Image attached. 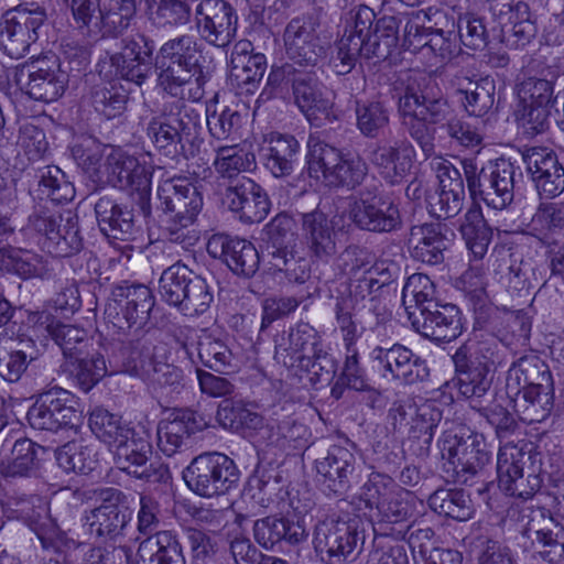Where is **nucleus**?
I'll list each match as a JSON object with an SVG mask.
<instances>
[{
  "instance_id": "60",
  "label": "nucleus",
  "mask_w": 564,
  "mask_h": 564,
  "mask_svg": "<svg viewBox=\"0 0 564 564\" xmlns=\"http://www.w3.org/2000/svg\"><path fill=\"white\" fill-rule=\"evenodd\" d=\"M217 420L225 429L238 431L242 427H256L260 423L257 413L247 408L242 401L225 399L218 406Z\"/></svg>"
},
{
  "instance_id": "43",
  "label": "nucleus",
  "mask_w": 564,
  "mask_h": 564,
  "mask_svg": "<svg viewBox=\"0 0 564 564\" xmlns=\"http://www.w3.org/2000/svg\"><path fill=\"white\" fill-rule=\"evenodd\" d=\"M64 370L76 379L79 387L88 392L99 380L109 375L105 355H65Z\"/></svg>"
},
{
  "instance_id": "34",
  "label": "nucleus",
  "mask_w": 564,
  "mask_h": 564,
  "mask_svg": "<svg viewBox=\"0 0 564 564\" xmlns=\"http://www.w3.org/2000/svg\"><path fill=\"white\" fill-rule=\"evenodd\" d=\"M451 239L440 223L413 225L408 237L411 257L426 264H438L444 261V251L449 247Z\"/></svg>"
},
{
  "instance_id": "62",
  "label": "nucleus",
  "mask_w": 564,
  "mask_h": 564,
  "mask_svg": "<svg viewBox=\"0 0 564 564\" xmlns=\"http://www.w3.org/2000/svg\"><path fill=\"white\" fill-rule=\"evenodd\" d=\"M442 420V412L431 401L415 404L409 433L414 438H422L423 444L429 445L433 438L434 429Z\"/></svg>"
},
{
  "instance_id": "26",
  "label": "nucleus",
  "mask_w": 564,
  "mask_h": 564,
  "mask_svg": "<svg viewBox=\"0 0 564 564\" xmlns=\"http://www.w3.org/2000/svg\"><path fill=\"white\" fill-rule=\"evenodd\" d=\"M445 451L459 482H467L491 460V452L479 435H469L466 440L454 436L445 442L443 456Z\"/></svg>"
},
{
  "instance_id": "37",
  "label": "nucleus",
  "mask_w": 564,
  "mask_h": 564,
  "mask_svg": "<svg viewBox=\"0 0 564 564\" xmlns=\"http://www.w3.org/2000/svg\"><path fill=\"white\" fill-rule=\"evenodd\" d=\"M265 166L275 177L292 174L297 161L300 143L291 134L271 133L262 148Z\"/></svg>"
},
{
  "instance_id": "29",
  "label": "nucleus",
  "mask_w": 564,
  "mask_h": 564,
  "mask_svg": "<svg viewBox=\"0 0 564 564\" xmlns=\"http://www.w3.org/2000/svg\"><path fill=\"white\" fill-rule=\"evenodd\" d=\"M223 203L247 224L262 221L268 216L271 206L262 187L245 176L226 188Z\"/></svg>"
},
{
  "instance_id": "41",
  "label": "nucleus",
  "mask_w": 564,
  "mask_h": 564,
  "mask_svg": "<svg viewBox=\"0 0 564 564\" xmlns=\"http://www.w3.org/2000/svg\"><path fill=\"white\" fill-rule=\"evenodd\" d=\"M155 66L159 70L158 82L164 91L174 97L184 99V87L192 83L195 77L197 86H200L203 66L191 65L166 61L162 58L155 59Z\"/></svg>"
},
{
  "instance_id": "52",
  "label": "nucleus",
  "mask_w": 564,
  "mask_h": 564,
  "mask_svg": "<svg viewBox=\"0 0 564 564\" xmlns=\"http://www.w3.org/2000/svg\"><path fill=\"white\" fill-rule=\"evenodd\" d=\"M402 302L408 318L411 311L421 312L424 307H436L435 286L430 276L423 273L409 276L402 290Z\"/></svg>"
},
{
  "instance_id": "9",
  "label": "nucleus",
  "mask_w": 564,
  "mask_h": 564,
  "mask_svg": "<svg viewBox=\"0 0 564 564\" xmlns=\"http://www.w3.org/2000/svg\"><path fill=\"white\" fill-rule=\"evenodd\" d=\"M199 128L198 118L182 100L165 102L162 110L148 123L147 133L153 145L167 156L184 152Z\"/></svg>"
},
{
  "instance_id": "4",
  "label": "nucleus",
  "mask_w": 564,
  "mask_h": 564,
  "mask_svg": "<svg viewBox=\"0 0 564 564\" xmlns=\"http://www.w3.org/2000/svg\"><path fill=\"white\" fill-rule=\"evenodd\" d=\"M507 394L523 422H541L550 415L554 403L553 380L538 355H524L509 369Z\"/></svg>"
},
{
  "instance_id": "44",
  "label": "nucleus",
  "mask_w": 564,
  "mask_h": 564,
  "mask_svg": "<svg viewBox=\"0 0 564 564\" xmlns=\"http://www.w3.org/2000/svg\"><path fill=\"white\" fill-rule=\"evenodd\" d=\"M147 13L151 24L158 29L182 28L192 18L186 0H147Z\"/></svg>"
},
{
  "instance_id": "30",
  "label": "nucleus",
  "mask_w": 564,
  "mask_h": 564,
  "mask_svg": "<svg viewBox=\"0 0 564 564\" xmlns=\"http://www.w3.org/2000/svg\"><path fill=\"white\" fill-rule=\"evenodd\" d=\"M409 321L417 333L438 344L456 339L462 332L458 308L452 304L411 311Z\"/></svg>"
},
{
  "instance_id": "54",
  "label": "nucleus",
  "mask_w": 564,
  "mask_h": 564,
  "mask_svg": "<svg viewBox=\"0 0 564 564\" xmlns=\"http://www.w3.org/2000/svg\"><path fill=\"white\" fill-rule=\"evenodd\" d=\"M134 14V0H110L98 17L97 29L104 36H116L129 28Z\"/></svg>"
},
{
  "instance_id": "57",
  "label": "nucleus",
  "mask_w": 564,
  "mask_h": 564,
  "mask_svg": "<svg viewBox=\"0 0 564 564\" xmlns=\"http://www.w3.org/2000/svg\"><path fill=\"white\" fill-rule=\"evenodd\" d=\"M254 164V155L238 147H219L214 160L215 171L223 178H235L240 173L249 171Z\"/></svg>"
},
{
  "instance_id": "42",
  "label": "nucleus",
  "mask_w": 564,
  "mask_h": 564,
  "mask_svg": "<svg viewBox=\"0 0 564 564\" xmlns=\"http://www.w3.org/2000/svg\"><path fill=\"white\" fill-rule=\"evenodd\" d=\"M46 448L30 438L14 442L7 462L2 463L4 477H30L36 473Z\"/></svg>"
},
{
  "instance_id": "55",
  "label": "nucleus",
  "mask_w": 564,
  "mask_h": 564,
  "mask_svg": "<svg viewBox=\"0 0 564 564\" xmlns=\"http://www.w3.org/2000/svg\"><path fill=\"white\" fill-rule=\"evenodd\" d=\"M355 112L357 128L367 138L378 137L390 123L389 108L382 101L357 102Z\"/></svg>"
},
{
  "instance_id": "24",
  "label": "nucleus",
  "mask_w": 564,
  "mask_h": 564,
  "mask_svg": "<svg viewBox=\"0 0 564 564\" xmlns=\"http://www.w3.org/2000/svg\"><path fill=\"white\" fill-rule=\"evenodd\" d=\"M283 43L288 57L296 67H315L324 54L316 32V24L311 18L296 17L285 26Z\"/></svg>"
},
{
  "instance_id": "33",
  "label": "nucleus",
  "mask_w": 564,
  "mask_h": 564,
  "mask_svg": "<svg viewBox=\"0 0 564 564\" xmlns=\"http://www.w3.org/2000/svg\"><path fill=\"white\" fill-rule=\"evenodd\" d=\"M438 191L430 197V212L437 218H453L463 209L465 186L460 172L448 161L438 163Z\"/></svg>"
},
{
  "instance_id": "63",
  "label": "nucleus",
  "mask_w": 564,
  "mask_h": 564,
  "mask_svg": "<svg viewBox=\"0 0 564 564\" xmlns=\"http://www.w3.org/2000/svg\"><path fill=\"white\" fill-rule=\"evenodd\" d=\"M533 532L534 541L541 546V556L550 564H562L564 561V528L555 524L554 528H528L525 533Z\"/></svg>"
},
{
  "instance_id": "59",
  "label": "nucleus",
  "mask_w": 564,
  "mask_h": 564,
  "mask_svg": "<svg viewBox=\"0 0 564 564\" xmlns=\"http://www.w3.org/2000/svg\"><path fill=\"white\" fill-rule=\"evenodd\" d=\"M230 64L231 80L238 87H245L247 93H251L256 88L267 69V58L262 53H256L254 56H243Z\"/></svg>"
},
{
  "instance_id": "46",
  "label": "nucleus",
  "mask_w": 564,
  "mask_h": 564,
  "mask_svg": "<svg viewBox=\"0 0 564 564\" xmlns=\"http://www.w3.org/2000/svg\"><path fill=\"white\" fill-rule=\"evenodd\" d=\"M430 508L445 517L466 521L473 512V503L468 494L463 489H438L429 497Z\"/></svg>"
},
{
  "instance_id": "16",
  "label": "nucleus",
  "mask_w": 564,
  "mask_h": 564,
  "mask_svg": "<svg viewBox=\"0 0 564 564\" xmlns=\"http://www.w3.org/2000/svg\"><path fill=\"white\" fill-rule=\"evenodd\" d=\"M45 20L46 14L40 8L17 7L7 11L0 21V48L11 58L23 57L37 40V30Z\"/></svg>"
},
{
  "instance_id": "17",
  "label": "nucleus",
  "mask_w": 564,
  "mask_h": 564,
  "mask_svg": "<svg viewBox=\"0 0 564 564\" xmlns=\"http://www.w3.org/2000/svg\"><path fill=\"white\" fill-rule=\"evenodd\" d=\"M519 108L517 119L529 134H538L547 128L553 99V84L543 78L528 77L517 85Z\"/></svg>"
},
{
  "instance_id": "8",
  "label": "nucleus",
  "mask_w": 564,
  "mask_h": 564,
  "mask_svg": "<svg viewBox=\"0 0 564 564\" xmlns=\"http://www.w3.org/2000/svg\"><path fill=\"white\" fill-rule=\"evenodd\" d=\"M364 540L362 521L358 516L328 518L315 527V550L327 564L354 562Z\"/></svg>"
},
{
  "instance_id": "50",
  "label": "nucleus",
  "mask_w": 564,
  "mask_h": 564,
  "mask_svg": "<svg viewBox=\"0 0 564 564\" xmlns=\"http://www.w3.org/2000/svg\"><path fill=\"white\" fill-rule=\"evenodd\" d=\"M44 265L42 257L26 249H0V272L13 273L22 279L41 275Z\"/></svg>"
},
{
  "instance_id": "53",
  "label": "nucleus",
  "mask_w": 564,
  "mask_h": 564,
  "mask_svg": "<svg viewBox=\"0 0 564 564\" xmlns=\"http://www.w3.org/2000/svg\"><path fill=\"white\" fill-rule=\"evenodd\" d=\"M156 57L196 66H203L205 59L198 40L189 34H181L164 42Z\"/></svg>"
},
{
  "instance_id": "35",
  "label": "nucleus",
  "mask_w": 564,
  "mask_h": 564,
  "mask_svg": "<svg viewBox=\"0 0 564 564\" xmlns=\"http://www.w3.org/2000/svg\"><path fill=\"white\" fill-rule=\"evenodd\" d=\"M160 208L164 213L198 215L203 208V196L186 177L163 181L158 187Z\"/></svg>"
},
{
  "instance_id": "20",
  "label": "nucleus",
  "mask_w": 564,
  "mask_h": 564,
  "mask_svg": "<svg viewBox=\"0 0 564 564\" xmlns=\"http://www.w3.org/2000/svg\"><path fill=\"white\" fill-rule=\"evenodd\" d=\"M409 492L394 486L390 477L373 474L362 486L360 498L369 509L376 508L381 522L400 523L412 514L403 496Z\"/></svg>"
},
{
  "instance_id": "3",
  "label": "nucleus",
  "mask_w": 564,
  "mask_h": 564,
  "mask_svg": "<svg viewBox=\"0 0 564 564\" xmlns=\"http://www.w3.org/2000/svg\"><path fill=\"white\" fill-rule=\"evenodd\" d=\"M399 24L394 17L376 18L368 6L348 13L344 33L337 44L333 65L337 74H348L360 56L387 58L398 44Z\"/></svg>"
},
{
  "instance_id": "31",
  "label": "nucleus",
  "mask_w": 564,
  "mask_h": 564,
  "mask_svg": "<svg viewBox=\"0 0 564 564\" xmlns=\"http://www.w3.org/2000/svg\"><path fill=\"white\" fill-rule=\"evenodd\" d=\"M207 252L221 259L238 275L251 276L259 268V253L248 240L226 234H215L207 241Z\"/></svg>"
},
{
  "instance_id": "28",
  "label": "nucleus",
  "mask_w": 564,
  "mask_h": 564,
  "mask_svg": "<svg viewBox=\"0 0 564 564\" xmlns=\"http://www.w3.org/2000/svg\"><path fill=\"white\" fill-rule=\"evenodd\" d=\"M206 426V420L197 412L175 409L158 424V446L166 456H173L186 445L193 434Z\"/></svg>"
},
{
  "instance_id": "36",
  "label": "nucleus",
  "mask_w": 564,
  "mask_h": 564,
  "mask_svg": "<svg viewBox=\"0 0 564 564\" xmlns=\"http://www.w3.org/2000/svg\"><path fill=\"white\" fill-rule=\"evenodd\" d=\"M95 214L100 231L108 238L129 240L134 234L132 209L102 196L95 203Z\"/></svg>"
},
{
  "instance_id": "11",
  "label": "nucleus",
  "mask_w": 564,
  "mask_h": 564,
  "mask_svg": "<svg viewBox=\"0 0 564 564\" xmlns=\"http://www.w3.org/2000/svg\"><path fill=\"white\" fill-rule=\"evenodd\" d=\"M347 216L358 229L375 234L394 232L403 225L399 204L376 185L349 198Z\"/></svg>"
},
{
  "instance_id": "14",
  "label": "nucleus",
  "mask_w": 564,
  "mask_h": 564,
  "mask_svg": "<svg viewBox=\"0 0 564 564\" xmlns=\"http://www.w3.org/2000/svg\"><path fill=\"white\" fill-rule=\"evenodd\" d=\"M63 220L59 208L40 204L29 216L26 230L43 237V247L52 256L69 257L82 249L83 242L76 217L68 213L66 223L62 227Z\"/></svg>"
},
{
  "instance_id": "5",
  "label": "nucleus",
  "mask_w": 564,
  "mask_h": 564,
  "mask_svg": "<svg viewBox=\"0 0 564 564\" xmlns=\"http://www.w3.org/2000/svg\"><path fill=\"white\" fill-rule=\"evenodd\" d=\"M452 360L458 372V390L466 399L470 400L473 409H477L495 427L498 437H506L516 426V420L505 406L503 395L496 399L487 406H479V399L490 388L487 355H452Z\"/></svg>"
},
{
  "instance_id": "7",
  "label": "nucleus",
  "mask_w": 564,
  "mask_h": 564,
  "mask_svg": "<svg viewBox=\"0 0 564 564\" xmlns=\"http://www.w3.org/2000/svg\"><path fill=\"white\" fill-rule=\"evenodd\" d=\"M160 506L151 496L141 495L138 512V530L150 534L138 547L139 564H185L182 545L173 531L158 529Z\"/></svg>"
},
{
  "instance_id": "27",
  "label": "nucleus",
  "mask_w": 564,
  "mask_h": 564,
  "mask_svg": "<svg viewBox=\"0 0 564 564\" xmlns=\"http://www.w3.org/2000/svg\"><path fill=\"white\" fill-rule=\"evenodd\" d=\"M527 172L541 196L553 198L564 191V167L546 148H530L522 153Z\"/></svg>"
},
{
  "instance_id": "18",
  "label": "nucleus",
  "mask_w": 564,
  "mask_h": 564,
  "mask_svg": "<svg viewBox=\"0 0 564 564\" xmlns=\"http://www.w3.org/2000/svg\"><path fill=\"white\" fill-rule=\"evenodd\" d=\"M75 404L73 393L54 387L39 395L29 409L26 417L35 430L56 432L62 427L75 425L78 420Z\"/></svg>"
},
{
  "instance_id": "64",
  "label": "nucleus",
  "mask_w": 564,
  "mask_h": 564,
  "mask_svg": "<svg viewBox=\"0 0 564 564\" xmlns=\"http://www.w3.org/2000/svg\"><path fill=\"white\" fill-rule=\"evenodd\" d=\"M368 174V165L360 156H340L335 171L329 174L328 186L355 188Z\"/></svg>"
},
{
  "instance_id": "1",
  "label": "nucleus",
  "mask_w": 564,
  "mask_h": 564,
  "mask_svg": "<svg viewBox=\"0 0 564 564\" xmlns=\"http://www.w3.org/2000/svg\"><path fill=\"white\" fill-rule=\"evenodd\" d=\"M401 128L419 145L425 158L435 152L436 130L440 126L457 144L476 148L482 143L481 131L452 116L453 109L438 84L426 77L409 83L397 102Z\"/></svg>"
},
{
  "instance_id": "49",
  "label": "nucleus",
  "mask_w": 564,
  "mask_h": 564,
  "mask_svg": "<svg viewBox=\"0 0 564 564\" xmlns=\"http://www.w3.org/2000/svg\"><path fill=\"white\" fill-rule=\"evenodd\" d=\"M307 148L306 160L310 176L323 180L327 185L329 174L335 171L336 165L340 162L341 153L336 148L314 137H310Z\"/></svg>"
},
{
  "instance_id": "32",
  "label": "nucleus",
  "mask_w": 564,
  "mask_h": 564,
  "mask_svg": "<svg viewBox=\"0 0 564 564\" xmlns=\"http://www.w3.org/2000/svg\"><path fill=\"white\" fill-rule=\"evenodd\" d=\"M415 156L413 144L406 139H389L377 143L371 162L390 184H397L410 172Z\"/></svg>"
},
{
  "instance_id": "12",
  "label": "nucleus",
  "mask_w": 564,
  "mask_h": 564,
  "mask_svg": "<svg viewBox=\"0 0 564 564\" xmlns=\"http://www.w3.org/2000/svg\"><path fill=\"white\" fill-rule=\"evenodd\" d=\"M187 487L205 498L227 494L239 481V470L235 462L218 452L196 456L183 471Z\"/></svg>"
},
{
  "instance_id": "6",
  "label": "nucleus",
  "mask_w": 564,
  "mask_h": 564,
  "mask_svg": "<svg viewBox=\"0 0 564 564\" xmlns=\"http://www.w3.org/2000/svg\"><path fill=\"white\" fill-rule=\"evenodd\" d=\"M462 166L473 198L481 199L496 210H502L512 203L519 167L510 160H489L480 169L474 160H463Z\"/></svg>"
},
{
  "instance_id": "45",
  "label": "nucleus",
  "mask_w": 564,
  "mask_h": 564,
  "mask_svg": "<svg viewBox=\"0 0 564 564\" xmlns=\"http://www.w3.org/2000/svg\"><path fill=\"white\" fill-rule=\"evenodd\" d=\"M57 465L65 473L88 474L98 466L97 452L93 445L68 442L56 449Z\"/></svg>"
},
{
  "instance_id": "51",
  "label": "nucleus",
  "mask_w": 564,
  "mask_h": 564,
  "mask_svg": "<svg viewBox=\"0 0 564 564\" xmlns=\"http://www.w3.org/2000/svg\"><path fill=\"white\" fill-rule=\"evenodd\" d=\"M88 424L96 437L105 443L109 449L133 426L122 421L120 416L99 406L90 412Z\"/></svg>"
},
{
  "instance_id": "22",
  "label": "nucleus",
  "mask_w": 564,
  "mask_h": 564,
  "mask_svg": "<svg viewBox=\"0 0 564 564\" xmlns=\"http://www.w3.org/2000/svg\"><path fill=\"white\" fill-rule=\"evenodd\" d=\"M282 73L292 86L295 105L307 119L317 113L327 115L333 102L325 96L324 87L319 83L314 67H296L294 64H285Z\"/></svg>"
},
{
  "instance_id": "21",
  "label": "nucleus",
  "mask_w": 564,
  "mask_h": 564,
  "mask_svg": "<svg viewBox=\"0 0 564 564\" xmlns=\"http://www.w3.org/2000/svg\"><path fill=\"white\" fill-rule=\"evenodd\" d=\"M121 51L110 56V64L121 78L141 86L152 74L154 41L135 32L121 40Z\"/></svg>"
},
{
  "instance_id": "25",
  "label": "nucleus",
  "mask_w": 564,
  "mask_h": 564,
  "mask_svg": "<svg viewBox=\"0 0 564 564\" xmlns=\"http://www.w3.org/2000/svg\"><path fill=\"white\" fill-rule=\"evenodd\" d=\"M300 237L308 256L327 263L337 252V239L333 219L316 208L300 214Z\"/></svg>"
},
{
  "instance_id": "2",
  "label": "nucleus",
  "mask_w": 564,
  "mask_h": 564,
  "mask_svg": "<svg viewBox=\"0 0 564 564\" xmlns=\"http://www.w3.org/2000/svg\"><path fill=\"white\" fill-rule=\"evenodd\" d=\"M107 303L105 315L113 326L131 329L129 344L132 350H149L154 340L160 339L170 350H185L186 352L229 350L224 339L206 329L181 327L173 333H162L159 329L142 330L149 314L154 306L151 290L143 284H120L111 293Z\"/></svg>"
},
{
  "instance_id": "47",
  "label": "nucleus",
  "mask_w": 564,
  "mask_h": 564,
  "mask_svg": "<svg viewBox=\"0 0 564 564\" xmlns=\"http://www.w3.org/2000/svg\"><path fill=\"white\" fill-rule=\"evenodd\" d=\"M460 232L476 259H482L491 240V229L487 225L480 207H471L464 216Z\"/></svg>"
},
{
  "instance_id": "19",
  "label": "nucleus",
  "mask_w": 564,
  "mask_h": 564,
  "mask_svg": "<svg viewBox=\"0 0 564 564\" xmlns=\"http://www.w3.org/2000/svg\"><path fill=\"white\" fill-rule=\"evenodd\" d=\"M357 458L347 447L332 445L315 459L316 484L328 497H339L351 488Z\"/></svg>"
},
{
  "instance_id": "58",
  "label": "nucleus",
  "mask_w": 564,
  "mask_h": 564,
  "mask_svg": "<svg viewBox=\"0 0 564 564\" xmlns=\"http://www.w3.org/2000/svg\"><path fill=\"white\" fill-rule=\"evenodd\" d=\"M533 469L531 454L523 452L516 445L507 444L501 447L497 455L498 485L501 488V480L510 478L516 480L527 470Z\"/></svg>"
},
{
  "instance_id": "23",
  "label": "nucleus",
  "mask_w": 564,
  "mask_h": 564,
  "mask_svg": "<svg viewBox=\"0 0 564 564\" xmlns=\"http://www.w3.org/2000/svg\"><path fill=\"white\" fill-rule=\"evenodd\" d=\"M196 23L202 36L217 47L227 46L237 31V15L225 0H203L196 8Z\"/></svg>"
},
{
  "instance_id": "15",
  "label": "nucleus",
  "mask_w": 564,
  "mask_h": 564,
  "mask_svg": "<svg viewBox=\"0 0 564 564\" xmlns=\"http://www.w3.org/2000/svg\"><path fill=\"white\" fill-rule=\"evenodd\" d=\"M110 452L113 454L118 469L138 479H150L158 473L159 479L162 480L167 474V468L163 465L154 467L151 436L149 431L140 424L126 432Z\"/></svg>"
},
{
  "instance_id": "61",
  "label": "nucleus",
  "mask_w": 564,
  "mask_h": 564,
  "mask_svg": "<svg viewBox=\"0 0 564 564\" xmlns=\"http://www.w3.org/2000/svg\"><path fill=\"white\" fill-rule=\"evenodd\" d=\"M128 96L113 85H98L91 90V104L97 112L107 119H113L126 109Z\"/></svg>"
},
{
  "instance_id": "39",
  "label": "nucleus",
  "mask_w": 564,
  "mask_h": 564,
  "mask_svg": "<svg viewBox=\"0 0 564 564\" xmlns=\"http://www.w3.org/2000/svg\"><path fill=\"white\" fill-rule=\"evenodd\" d=\"M130 511L117 503H104L86 516V524L91 534L97 538L116 540L123 535L129 521Z\"/></svg>"
},
{
  "instance_id": "10",
  "label": "nucleus",
  "mask_w": 564,
  "mask_h": 564,
  "mask_svg": "<svg viewBox=\"0 0 564 564\" xmlns=\"http://www.w3.org/2000/svg\"><path fill=\"white\" fill-rule=\"evenodd\" d=\"M100 186L130 191L131 199L139 207L144 218L151 216V172L140 161L122 151L111 149L104 160Z\"/></svg>"
},
{
  "instance_id": "56",
  "label": "nucleus",
  "mask_w": 564,
  "mask_h": 564,
  "mask_svg": "<svg viewBox=\"0 0 564 564\" xmlns=\"http://www.w3.org/2000/svg\"><path fill=\"white\" fill-rule=\"evenodd\" d=\"M39 186L52 203H67L75 197V187L66 174L56 165H47L39 170Z\"/></svg>"
},
{
  "instance_id": "40",
  "label": "nucleus",
  "mask_w": 564,
  "mask_h": 564,
  "mask_svg": "<svg viewBox=\"0 0 564 564\" xmlns=\"http://www.w3.org/2000/svg\"><path fill=\"white\" fill-rule=\"evenodd\" d=\"M525 232L551 246L564 236V204H540L531 220L525 225Z\"/></svg>"
},
{
  "instance_id": "38",
  "label": "nucleus",
  "mask_w": 564,
  "mask_h": 564,
  "mask_svg": "<svg viewBox=\"0 0 564 564\" xmlns=\"http://www.w3.org/2000/svg\"><path fill=\"white\" fill-rule=\"evenodd\" d=\"M308 533L300 522H290L282 518L265 517L253 524L254 540L264 549H272L276 543L286 541L299 544L306 540Z\"/></svg>"
},
{
  "instance_id": "48",
  "label": "nucleus",
  "mask_w": 564,
  "mask_h": 564,
  "mask_svg": "<svg viewBox=\"0 0 564 564\" xmlns=\"http://www.w3.org/2000/svg\"><path fill=\"white\" fill-rule=\"evenodd\" d=\"M197 278L187 265L176 262L165 269L159 280V294L161 299L172 306L184 300V293Z\"/></svg>"
},
{
  "instance_id": "13",
  "label": "nucleus",
  "mask_w": 564,
  "mask_h": 564,
  "mask_svg": "<svg viewBox=\"0 0 564 564\" xmlns=\"http://www.w3.org/2000/svg\"><path fill=\"white\" fill-rule=\"evenodd\" d=\"M13 82L31 99L52 102L64 94L68 75L61 68L56 56L44 55L18 65L13 72Z\"/></svg>"
}]
</instances>
